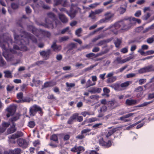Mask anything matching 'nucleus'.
Masks as SVG:
<instances>
[{"label":"nucleus","mask_w":154,"mask_h":154,"mask_svg":"<svg viewBox=\"0 0 154 154\" xmlns=\"http://www.w3.org/2000/svg\"><path fill=\"white\" fill-rule=\"evenodd\" d=\"M132 25L131 23V17H125L114 24L115 29L112 31L116 35L119 33L127 31L131 28Z\"/></svg>","instance_id":"obj_1"},{"label":"nucleus","mask_w":154,"mask_h":154,"mask_svg":"<svg viewBox=\"0 0 154 154\" xmlns=\"http://www.w3.org/2000/svg\"><path fill=\"white\" fill-rule=\"evenodd\" d=\"M14 38L15 41H17V42L21 46L20 48V50L26 51H28V48L26 46L29 44V40L26 38H23V36L22 35H18L16 33L14 34Z\"/></svg>","instance_id":"obj_2"},{"label":"nucleus","mask_w":154,"mask_h":154,"mask_svg":"<svg viewBox=\"0 0 154 154\" xmlns=\"http://www.w3.org/2000/svg\"><path fill=\"white\" fill-rule=\"evenodd\" d=\"M47 14L48 16L49 17V18H47L45 19V24H41L40 25L48 28H53L54 27L53 25L54 21L51 20V19L54 20V22L56 26L57 25L58 23H60V22L56 19L55 15L52 12H49L47 13Z\"/></svg>","instance_id":"obj_3"},{"label":"nucleus","mask_w":154,"mask_h":154,"mask_svg":"<svg viewBox=\"0 0 154 154\" xmlns=\"http://www.w3.org/2000/svg\"><path fill=\"white\" fill-rule=\"evenodd\" d=\"M38 112L41 115L43 113L42 109L40 106L36 104H34L30 107L29 113L30 116H34Z\"/></svg>","instance_id":"obj_4"},{"label":"nucleus","mask_w":154,"mask_h":154,"mask_svg":"<svg viewBox=\"0 0 154 154\" xmlns=\"http://www.w3.org/2000/svg\"><path fill=\"white\" fill-rule=\"evenodd\" d=\"M17 53L16 51L11 49L9 52H6L3 53V55L6 60L8 61H11L13 60L14 58V54Z\"/></svg>","instance_id":"obj_5"},{"label":"nucleus","mask_w":154,"mask_h":154,"mask_svg":"<svg viewBox=\"0 0 154 154\" xmlns=\"http://www.w3.org/2000/svg\"><path fill=\"white\" fill-rule=\"evenodd\" d=\"M112 140H109L107 142L105 141L103 138H101L99 139V144L100 146L106 148H109L112 145Z\"/></svg>","instance_id":"obj_6"},{"label":"nucleus","mask_w":154,"mask_h":154,"mask_svg":"<svg viewBox=\"0 0 154 154\" xmlns=\"http://www.w3.org/2000/svg\"><path fill=\"white\" fill-rule=\"evenodd\" d=\"M22 33L23 35H22L23 36L24 38H26L28 39L29 41V39H30L31 40L32 42L37 44V40L36 38L32 35H31L30 33L26 32L25 31H22Z\"/></svg>","instance_id":"obj_7"},{"label":"nucleus","mask_w":154,"mask_h":154,"mask_svg":"<svg viewBox=\"0 0 154 154\" xmlns=\"http://www.w3.org/2000/svg\"><path fill=\"white\" fill-rule=\"evenodd\" d=\"M154 71V66L152 65L144 67L140 69L138 72L140 74Z\"/></svg>","instance_id":"obj_8"},{"label":"nucleus","mask_w":154,"mask_h":154,"mask_svg":"<svg viewBox=\"0 0 154 154\" xmlns=\"http://www.w3.org/2000/svg\"><path fill=\"white\" fill-rule=\"evenodd\" d=\"M17 143L20 147L23 149L26 148L28 144V142L27 140L23 138L18 139L17 140Z\"/></svg>","instance_id":"obj_9"},{"label":"nucleus","mask_w":154,"mask_h":154,"mask_svg":"<svg viewBox=\"0 0 154 154\" xmlns=\"http://www.w3.org/2000/svg\"><path fill=\"white\" fill-rule=\"evenodd\" d=\"M29 27L31 29L30 31L37 37H38L40 33H41V31L42 29H38L32 26H29Z\"/></svg>","instance_id":"obj_10"},{"label":"nucleus","mask_w":154,"mask_h":154,"mask_svg":"<svg viewBox=\"0 0 154 154\" xmlns=\"http://www.w3.org/2000/svg\"><path fill=\"white\" fill-rule=\"evenodd\" d=\"M51 54V51L50 49H47V51H43L40 52L41 56L44 58L45 60L48 59Z\"/></svg>","instance_id":"obj_11"},{"label":"nucleus","mask_w":154,"mask_h":154,"mask_svg":"<svg viewBox=\"0 0 154 154\" xmlns=\"http://www.w3.org/2000/svg\"><path fill=\"white\" fill-rule=\"evenodd\" d=\"M84 150V148L81 146H75L71 149V151L72 152H77V154H80L81 152H83Z\"/></svg>","instance_id":"obj_12"},{"label":"nucleus","mask_w":154,"mask_h":154,"mask_svg":"<svg viewBox=\"0 0 154 154\" xmlns=\"http://www.w3.org/2000/svg\"><path fill=\"white\" fill-rule=\"evenodd\" d=\"M134 114V113H130L126 115L120 117L119 119V120H121L123 121L124 122H129L131 120L129 119H126L132 116Z\"/></svg>","instance_id":"obj_13"},{"label":"nucleus","mask_w":154,"mask_h":154,"mask_svg":"<svg viewBox=\"0 0 154 154\" xmlns=\"http://www.w3.org/2000/svg\"><path fill=\"white\" fill-rule=\"evenodd\" d=\"M154 82V76L152 78L149 83H146L145 85L143 86L145 88V90L149 89H152L154 88V83L151 84V83Z\"/></svg>","instance_id":"obj_14"},{"label":"nucleus","mask_w":154,"mask_h":154,"mask_svg":"<svg viewBox=\"0 0 154 154\" xmlns=\"http://www.w3.org/2000/svg\"><path fill=\"white\" fill-rule=\"evenodd\" d=\"M6 110L8 112L6 114V116L7 118H9L10 116L13 115L16 111L15 109L14 108V107L11 106L7 108Z\"/></svg>","instance_id":"obj_15"},{"label":"nucleus","mask_w":154,"mask_h":154,"mask_svg":"<svg viewBox=\"0 0 154 154\" xmlns=\"http://www.w3.org/2000/svg\"><path fill=\"white\" fill-rule=\"evenodd\" d=\"M134 91L138 93L137 95V97H141L143 94V88L142 86H139L135 89Z\"/></svg>","instance_id":"obj_16"},{"label":"nucleus","mask_w":154,"mask_h":154,"mask_svg":"<svg viewBox=\"0 0 154 154\" xmlns=\"http://www.w3.org/2000/svg\"><path fill=\"white\" fill-rule=\"evenodd\" d=\"M51 48H52L54 51L58 52L62 49V47L61 45H57L56 42H54L51 45Z\"/></svg>","instance_id":"obj_17"},{"label":"nucleus","mask_w":154,"mask_h":154,"mask_svg":"<svg viewBox=\"0 0 154 154\" xmlns=\"http://www.w3.org/2000/svg\"><path fill=\"white\" fill-rule=\"evenodd\" d=\"M102 89L100 88L93 87L88 90V91L91 93H99L101 92Z\"/></svg>","instance_id":"obj_18"},{"label":"nucleus","mask_w":154,"mask_h":154,"mask_svg":"<svg viewBox=\"0 0 154 154\" xmlns=\"http://www.w3.org/2000/svg\"><path fill=\"white\" fill-rule=\"evenodd\" d=\"M79 114L78 113H75L73 114L69 119L67 121V123L69 125H71L72 124L74 121L77 118Z\"/></svg>","instance_id":"obj_19"},{"label":"nucleus","mask_w":154,"mask_h":154,"mask_svg":"<svg viewBox=\"0 0 154 154\" xmlns=\"http://www.w3.org/2000/svg\"><path fill=\"white\" fill-rule=\"evenodd\" d=\"M23 135V133L21 131H18L15 134H12L10 138L14 140L16 138L22 137Z\"/></svg>","instance_id":"obj_20"},{"label":"nucleus","mask_w":154,"mask_h":154,"mask_svg":"<svg viewBox=\"0 0 154 154\" xmlns=\"http://www.w3.org/2000/svg\"><path fill=\"white\" fill-rule=\"evenodd\" d=\"M16 124L13 122L12 125L10 128L8 129L7 132L8 134H11L14 133L16 130V128L15 127Z\"/></svg>","instance_id":"obj_21"},{"label":"nucleus","mask_w":154,"mask_h":154,"mask_svg":"<svg viewBox=\"0 0 154 154\" xmlns=\"http://www.w3.org/2000/svg\"><path fill=\"white\" fill-rule=\"evenodd\" d=\"M78 11V9H74L72 8V5L71 7L70 11L69 13V15L71 17L74 18L75 16Z\"/></svg>","instance_id":"obj_22"},{"label":"nucleus","mask_w":154,"mask_h":154,"mask_svg":"<svg viewBox=\"0 0 154 154\" xmlns=\"http://www.w3.org/2000/svg\"><path fill=\"white\" fill-rule=\"evenodd\" d=\"M59 18L61 21L63 23H66L68 21V19L64 15L62 14H59Z\"/></svg>","instance_id":"obj_23"},{"label":"nucleus","mask_w":154,"mask_h":154,"mask_svg":"<svg viewBox=\"0 0 154 154\" xmlns=\"http://www.w3.org/2000/svg\"><path fill=\"white\" fill-rule=\"evenodd\" d=\"M87 133V129H85L82 130L81 132V134L79 135L76 137V139L81 140L84 138L85 136L84 134Z\"/></svg>","instance_id":"obj_24"},{"label":"nucleus","mask_w":154,"mask_h":154,"mask_svg":"<svg viewBox=\"0 0 154 154\" xmlns=\"http://www.w3.org/2000/svg\"><path fill=\"white\" fill-rule=\"evenodd\" d=\"M137 103V100H135L127 99L125 101V103L128 106H132L135 104Z\"/></svg>","instance_id":"obj_25"},{"label":"nucleus","mask_w":154,"mask_h":154,"mask_svg":"<svg viewBox=\"0 0 154 154\" xmlns=\"http://www.w3.org/2000/svg\"><path fill=\"white\" fill-rule=\"evenodd\" d=\"M104 53L101 52L97 54H95L94 53H91L87 54V57L91 58H96L99 56H100L104 54Z\"/></svg>","instance_id":"obj_26"},{"label":"nucleus","mask_w":154,"mask_h":154,"mask_svg":"<svg viewBox=\"0 0 154 154\" xmlns=\"http://www.w3.org/2000/svg\"><path fill=\"white\" fill-rule=\"evenodd\" d=\"M111 14V12H109L106 13L105 15L106 16L105 19H103L100 20L101 21L103 22H105L107 20H109L113 16V15L111 14L109 15V14Z\"/></svg>","instance_id":"obj_27"},{"label":"nucleus","mask_w":154,"mask_h":154,"mask_svg":"<svg viewBox=\"0 0 154 154\" xmlns=\"http://www.w3.org/2000/svg\"><path fill=\"white\" fill-rule=\"evenodd\" d=\"M126 62V60L125 59H122V58L121 57H117L116 59L114 61V63L116 64H122Z\"/></svg>","instance_id":"obj_28"},{"label":"nucleus","mask_w":154,"mask_h":154,"mask_svg":"<svg viewBox=\"0 0 154 154\" xmlns=\"http://www.w3.org/2000/svg\"><path fill=\"white\" fill-rule=\"evenodd\" d=\"M77 47V44L76 43H71L68 45V48L69 51L72 50L73 49L76 48Z\"/></svg>","instance_id":"obj_29"},{"label":"nucleus","mask_w":154,"mask_h":154,"mask_svg":"<svg viewBox=\"0 0 154 154\" xmlns=\"http://www.w3.org/2000/svg\"><path fill=\"white\" fill-rule=\"evenodd\" d=\"M21 151L20 148H16L14 150H10L9 152L10 154H20Z\"/></svg>","instance_id":"obj_30"},{"label":"nucleus","mask_w":154,"mask_h":154,"mask_svg":"<svg viewBox=\"0 0 154 154\" xmlns=\"http://www.w3.org/2000/svg\"><path fill=\"white\" fill-rule=\"evenodd\" d=\"M110 87L114 88L115 90L120 91L121 90L120 85L117 83L113 84L110 85Z\"/></svg>","instance_id":"obj_31"},{"label":"nucleus","mask_w":154,"mask_h":154,"mask_svg":"<svg viewBox=\"0 0 154 154\" xmlns=\"http://www.w3.org/2000/svg\"><path fill=\"white\" fill-rule=\"evenodd\" d=\"M4 73L5 74L4 77L5 78H11L13 77L11 72L9 70L5 71Z\"/></svg>","instance_id":"obj_32"},{"label":"nucleus","mask_w":154,"mask_h":154,"mask_svg":"<svg viewBox=\"0 0 154 154\" xmlns=\"http://www.w3.org/2000/svg\"><path fill=\"white\" fill-rule=\"evenodd\" d=\"M116 131V128H114L111 130H109L107 133L106 134V138H109L110 136L112 135Z\"/></svg>","instance_id":"obj_33"},{"label":"nucleus","mask_w":154,"mask_h":154,"mask_svg":"<svg viewBox=\"0 0 154 154\" xmlns=\"http://www.w3.org/2000/svg\"><path fill=\"white\" fill-rule=\"evenodd\" d=\"M7 63L4 59L0 56V67H5L6 66Z\"/></svg>","instance_id":"obj_34"},{"label":"nucleus","mask_w":154,"mask_h":154,"mask_svg":"<svg viewBox=\"0 0 154 154\" xmlns=\"http://www.w3.org/2000/svg\"><path fill=\"white\" fill-rule=\"evenodd\" d=\"M55 85V84H53L52 82H46L44 83L43 86H42V88L53 86Z\"/></svg>","instance_id":"obj_35"},{"label":"nucleus","mask_w":154,"mask_h":154,"mask_svg":"<svg viewBox=\"0 0 154 154\" xmlns=\"http://www.w3.org/2000/svg\"><path fill=\"white\" fill-rule=\"evenodd\" d=\"M117 78L116 76H114L111 78H108L106 81L107 83H112L116 80Z\"/></svg>","instance_id":"obj_36"},{"label":"nucleus","mask_w":154,"mask_h":154,"mask_svg":"<svg viewBox=\"0 0 154 154\" xmlns=\"http://www.w3.org/2000/svg\"><path fill=\"white\" fill-rule=\"evenodd\" d=\"M82 31V28H80L77 29L75 31V34L78 37H80L82 35L81 33Z\"/></svg>","instance_id":"obj_37"},{"label":"nucleus","mask_w":154,"mask_h":154,"mask_svg":"<svg viewBox=\"0 0 154 154\" xmlns=\"http://www.w3.org/2000/svg\"><path fill=\"white\" fill-rule=\"evenodd\" d=\"M41 32L44 36L48 38L50 37L51 34L50 32L42 30L41 31Z\"/></svg>","instance_id":"obj_38"},{"label":"nucleus","mask_w":154,"mask_h":154,"mask_svg":"<svg viewBox=\"0 0 154 154\" xmlns=\"http://www.w3.org/2000/svg\"><path fill=\"white\" fill-rule=\"evenodd\" d=\"M32 82L34 83L35 86L36 87L40 85L42 82L39 80H35L34 78L33 79Z\"/></svg>","instance_id":"obj_39"},{"label":"nucleus","mask_w":154,"mask_h":154,"mask_svg":"<svg viewBox=\"0 0 154 154\" xmlns=\"http://www.w3.org/2000/svg\"><path fill=\"white\" fill-rule=\"evenodd\" d=\"M50 139L51 140H52L57 143V144L58 143L57 136L55 134L52 135L51 136Z\"/></svg>","instance_id":"obj_40"},{"label":"nucleus","mask_w":154,"mask_h":154,"mask_svg":"<svg viewBox=\"0 0 154 154\" xmlns=\"http://www.w3.org/2000/svg\"><path fill=\"white\" fill-rule=\"evenodd\" d=\"M7 34L5 33L2 35H0V43H1L2 40L4 41H5V40L8 39V37H7Z\"/></svg>","instance_id":"obj_41"},{"label":"nucleus","mask_w":154,"mask_h":154,"mask_svg":"<svg viewBox=\"0 0 154 154\" xmlns=\"http://www.w3.org/2000/svg\"><path fill=\"white\" fill-rule=\"evenodd\" d=\"M69 38L68 36H64L62 37H60L59 38V42H60L67 40Z\"/></svg>","instance_id":"obj_42"},{"label":"nucleus","mask_w":154,"mask_h":154,"mask_svg":"<svg viewBox=\"0 0 154 154\" xmlns=\"http://www.w3.org/2000/svg\"><path fill=\"white\" fill-rule=\"evenodd\" d=\"M150 16V14L147 12L146 14H144L142 17V19L143 20H147Z\"/></svg>","instance_id":"obj_43"},{"label":"nucleus","mask_w":154,"mask_h":154,"mask_svg":"<svg viewBox=\"0 0 154 154\" xmlns=\"http://www.w3.org/2000/svg\"><path fill=\"white\" fill-rule=\"evenodd\" d=\"M122 43V41L119 39H117L116 41L115 42V44L116 48H119Z\"/></svg>","instance_id":"obj_44"},{"label":"nucleus","mask_w":154,"mask_h":154,"mask_svg":"<svg viewBox=\"0 0 154 154\" xmlns=\"http://www.w3.org/2000/svg\"><path fill=\"white\" fill-rule=\"evenodd\" d=\"M130 83L129 81L125 82L124 83H123L120 85V87L122 88L126 87L128 86Z\"/></svg>","instance_id":"obj_45"},{"label":"nucleus","mask_w":154,"mask_h":154,"mask_svg":"<svg viewBox=\"0 0 154 154\" xmlns=\"http://www.w3.org/2000/svg\"><path fill=\"white\" fill-rule=\"evenodd\" d=\"M19 119V116L18 115L17 116H14L12 118L10 119V121L12 122V124H13V122H14L16 121L17 120H18Z\"/></svg>","instance_id":"obj_46"},{"label":"nucleus","mask_w":154,"mask_h":154,"mask_svg":"<svg viewBox=\"0 0 154 154\" xmlns=\"http://www.w3.org/2000/svg\"><path fill=\"white\" fill-rule=\"evenodd\" d=\"M55 3L54 4V6H56L59 5L61 4L63 2V0H54Z\"/></svg>","instance_id":"obj_47"},{"label":"nucleus","mask_w":154,"mask_h":154,"mask_svg":"<svg viewBox=\"0 0 154 154\" xmlns=\"http://www.w3.org/2000/svg\"><path fill=\"white\" fill-rule=\"evenodd\" d=\"M132 21L135 23L137 22L138 24H140L141 23V20L140 19H137L134 17H131V21Z\"/></svg>","instance_id":"obj_48"},{"label":"nucleus","mask_w":154,"mask_h":154,"mask_svg":"<svg viewBox=\"0 0 154 154\" xmlns=\"http://www.w3.org/2000/svg\"><path fill=\"white\" fill-rule=\"evenodd\" d=\"M103 37V35H99L93 38L92 40V42H94L98 40L99 39Z\"/></svg>","instance_id":"obj_49"},{"label":"nucleus","mask_w":154,"mask_h":154,"mask_svg":"<svg viewBox=\"0 0 154 154\" xmlns=\"http://www.w3.org/2000/svg\"><path fill=\"white\" fill-rule=\"evenodd\" d=\"M35 123L34 121H30L28 123V126L30 128H33L35 125Z\"/></svg>","instance_id":"obj_50"},{"label":"nucleus","mask_w":154,"mask_h":154,"mask_svg":"<svg viewBox=\"0 0 154 154\" xmlns=\"http://www.w3.org/2000/svg\"><path fill=\"white\" fill-rule=\"evenodd\" d=\"M153 27H154V24H153L151 26L147 28H146L143 31V32L145 33L149 31L150 29H153Z\"/></svg>","instance_id":"obj_51"},{"label":"nucleus","mask_w":154,"mask_h":154,"mask_svg":"<svg viewBox=\"0 0 154 154\" xmlns=\"http://www.w3.org/2000/svg\"><path fill=\"white\" fill-rule=\"evenodd\" d=\"M23 97V94L22 92H20L17 94V97L18 99H22Z\"/></svg>","instance_id":"obj_52"},{"label":"nucleus","mask_w":154,"mask_h":154,"mask_svg":"<svg viewBox=\"0 0 154 154\" xmlns=\"http://www.w3.org/2000/svg\"><path fill=\"white\" fill-rule=\"evenodd\" d=\"M11 7L13 9H16L19 7L18 4L15 3H12L11 4Z\"/></svg>","instance_id":"obj_53"},{"label":"nucleus","mask_w":154,"mask_h":154,"mask_svg":"<svg viewBox=\"0 0 154 154\" xmlns=\"http://www.w3.org/2000/svg\"><path fill=\"white\" fill-rule=\"evenodd\" d=\"M95 85V83L94 82L92 83V82L90 79L88 80L87 81V88L91 86Z\"/></svg>","instance_id":"obj_54"},{"label":"nucleus","mask_w":154,"mask_h":154,"mask_svg":"<svg viewBox=\"0 0 154 154\" xmlns=\"http://www.w3.org/2000/svg\"><path fill=\"white\" fill-rule=\"evenodd\" d=\"M154 41V38H153L152 36L151 38H148L146 40V42L148 44H151Z\"/></svg>","instance_id":"obj_55"},{"label":"nucleus","mask_w":154,"mask_h":154,"mask_svg":"<svg viewBox=\"0 0 154 154\" xmlns=\"http://www.w3.org/2000/svg\"><path fill=\"white\" fill-rule=\"evenodd\" d=\"M104 28V27L102 26V27H100L96 29L95 30H94V31H93L91 32V34L93 35V34H94L96 32H97L102 29Z\"/></svg>","instance_id":"obj_56"},{"label":"nucleus","mask_w":154,"mask_h":154,"mask_svg":"<svg viewBox=\"0 0 154 154\" xmlns=\"http://www.w3.org/2000/svg\"><path fill=\"white\" fill-rule=\"evenodd\" d=\"M103 91L104 94H103V95H104L106 94H107L109 93L110 91V90L107 88H103Z\"/></svg>","instance_id":"obj_57"},{"label":"nucleus","mask_w":154,"mask_h":154,"mask_svg":"<svg viewBox=\"0 0 154 154\" xmlns=\"http://www.w3.org/2000/svg\"><path fill=\"white\" fill-rule=\"evenodd\" d=\"M154 54V51L151 50L145 52V56Z\"/></svg>","instance_id":"obj_58"},{"label":"nucleus","mask_w":154,"mask_h":154,"mask_svg":"<svg viewBox=\"0 0 154 154\" xmlns=\"http://www.w3.org/2000/svg\"><path fill=\"white\" fill-rule=\"evenodd\" d=\"M95 15L96 14L94 12L91 11L89 16V17H91L92 19H94L95 18Z\"/></svg>","instance_id":"obj_59"},{"label":"nucleus","mask_w":154,"mask_h":154,"mask_svg":"<svg viewBox=\"0 0 154 154\" xmlns=\"http://www.w3.org/2000/svg\"><path fill=\"white\" fill-rule=\"evenodd\" d=\"M126 9L122 7H120L119 9V13L121 14H122L126 11Z\"/></svg>","instance_id":"obj_60"},{"label":"nucleus","mask_w":154,"mask_h":154,"mask_svg":"<svg viewBox=\"0 0 154 154\" xmlns=\"http://www.w3.org/2000/svg\"><path fill=\"white\" fill-rule=\"evenodd\" d=\"M26 13L27 14H30L32 12V10L29 6H27L25 9Z\"/></svg>","instance_id":"obj_61"},{"label":"nucleus","mask_w":154,"mask_h":154,"mask_svg":"<svg viewBox=\"0 0 154 154\" xmlns=\"http://www.w3.org/2000/svg\"><path fill=\"white\" fill-rule=\"evenodd\" d=\"M127 67V65H125L124 66L122 67V68H120L118 70V72H122L124 70H125Z\"/></svg>","instance_id":"obj_62"},{"label":"nucleus","mask_w":154,"mask_h":154,"mask_svg":"<svg viewBox=\"0 0 154 154\" xmlns=\"http://www.w3.org/2000/svg\"><path fill=\"white\" fill-rule=\"evenodd\" d=\"M107 109V107L105 106H103L101 107L100 108V111L101 112H104L106 111Z\"/></svg>","instance_id":"obj_63"},{"label":"nucleus","mask_w":154,"mask_h":154,"mask_svg":"<svg viewBox=\"0 0 154 154\" xmlns=\"http://www.w3.org/2000/svg\"><path fill=\"white\" fill-rule=\"evenodd\" d=\"M154 98V93H150L148 94V100H151Z\"/></svg>","instance_id":"obj_64"}]
</instances>
